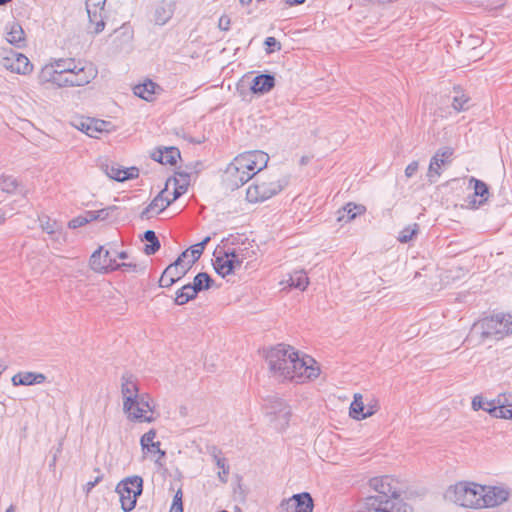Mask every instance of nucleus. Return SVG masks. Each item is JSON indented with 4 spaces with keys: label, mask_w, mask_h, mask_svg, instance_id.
Segmentation results:
<instances>
[{
    "label": "nucleus",
    "mask_w": 512,
    "mask_h": 512,
    "mask_svg": "<svg viewBox=\"0 0 512 512\" xmlns=\"http://www.w3.org/2000/svg\"><path fill=\"white\" fill-rule=\"evenodd\" d=\"M266 362L272 375L279 380L303 383L319 376L316 361L308 356H299L298 351L285 344H278L266 354Z\"/></svg>",
    "instance_id": "nucleus-1"
},
{
    "label": "nucleus",
    "mask_w": 512,
    "mask_h": 512,
    "mask_svg": "<svg viewBox=\"0 0 512 512\" xmlns=\"http://www.w3.org/2000/svg\"><path fill=\"white\" fill-rule=\"evenodd\" d=\"M121 394L123 411L128 420L140 423L155 421L153 400L148 393H139L137 379L131 373L127 372L121 376Z\"/></svg>",
    "instance_id": "nucleus-2"
},
{
    "label": "nucleus",
    "mask_w": 512,
    "mask_h": 512,
    "mask_svg": "<svg viewBox=\"0 0 512 512\" xmlns=\"http://www.w3.org/2000/svg\"><path fill=\"white\" fill-rule=\"evenodd\" d=\"M484 491V486L474 483L461 481L450 486L444 497L446 500L466 508H480V496Z\"/></svg>",
    "instance_id": "nucleus-3"
},
{
    "label": "nucleus",
    "mask_w": 512,
    "mask_h": 512,
    "mask_svg": "<svg viewBox=\"0 0 512 512\" xmlns=\"http://www.w3.org/2000/svg\"><path fill=\"white\" fill-rule=\"evenodd\" d=\"M472 332L480 335L482 339H502L512 333V315L496 314L474 323Z\"/></svg>",
    "instance_id": "nucleus-4"
},
{
    "label": "nucleus",
    "mask_w": 512,
    "mask_h": 512,
    "mask_svg": "<svg viewBox=\"0 0 512 512\" xmlns=\"http://www.w3.org/2000/svg\"><path fill=\"white\" fill-rule=\"evenodd\" d=\"M356 512H413V509L402 500L368 496L357 503Z\"/></svg>",
    "instance_id": "nucleus-5"
},
{
    "label": "nucleus",
    "mask_w": 512,
    "mask_h": 512,
    "mask_svg": "<svg viewBox=\"0 0 512 512\" xmlns=\"http://www.w3.org/2000/svg\"><path fill=\"white\" fill-rule=\"evenodd\" d=\"M143 491V479L140 476H130L120 481L116 487L121 508L124 512L132 511L136 506L138 496Z\"/></svg>",
    "instance_id": "nucleus-6"
},
{
    "label": "nucleus",
    "mask_w": 512,
    "mask_h": 512,
    "mask_svg": "<svg viewBox=\"0 0 512 512\" xmlns=\"http://www.w3.org/2000/svg\"><path fill=\"white\" fill-rule=\"evenodd\" d=\"M287 184L288 181L286 179L259 181V178H257L255 182L247 188L246 199L250 203L263 202L281 192Z\"/></svg>",
    "instance_id": "nucleus-7"
},
{
    "label": "nucleus",
    "mask_w": 512,
    "mask_h": 512,
    "mask_svg": "<svg viewBox=\"0 0 512 512\" xmlns=\"http://www.w3.org/2000/svg\"><path fill=\"white\" fill-rule=\"evenodd\" d=\"M98 74L94 64L78 60L72 69L66 73L69 87H81L93 81Z\"/></svg>",
    "instance_id": "nucleus-8"
},
{
    "label": "nucleus",
    "mask_w": 512,
    "mask_h": 512,
    "mask_svg": "<svg viewBox=\"0 0 512 512\" xmlns=\"http://www.w3.org/2000/svg\"><path fill=\"white\" fill-rule=\"evenodd\" d=\"M369 486L376 492L374 496H383V498L401 500L403 488L401 483L392 476L374 477L369 480Z\"/></svg>",
    "instance_id": "nucleus-9"
},
{
    "label": "nucleus",
    "mask_w": 512,
    "mask_h": 512,
    "mask_svg": "<svg viewBox=\"0 0 512 512\" xmlns=\"http://www.w3.org/2000/svg\"><path fill=\"white\" fill-rule=\"evenodd\" d=\"M313 507V499L308 492L295 494L280 503L281 512H312Z\"/></svg>",
    "instance_id": "nucleus-10"
},
{
    "label": "nucleus",
    "mask_w": 512,
    "mask_h": 512,
    "mask_svg": "<svg viewBox=\"0 0 512 512\" xmlns=\"http://www.w3.org/2000/svg\"><path fill=\"white\" fill-rule=\"evenodd\" d=\"M1 64L5 69L17 74L26 75L33 70L32 63L24 54L12 50L2 58Z\"/></svg>",
    "instance_id": "nucleus-11"
},
{
    "label": "nucleus",
    "mask_w": 512,
    "mask_h": 512,
    "mask_svg": "<svg viewBox=\"0 0 512 512\" xmlns=\"http://www.w3.org/2000/svg\"><path fill=\"white\" fill-rule=\"evenodd\" d=\"M116 263V259L111 257L110 252L103 247H99L90 257V267L98 273L117 270Z\"/></svg>",
    "instance_id": "nucleus-12"
},
{
    "label": "nucleus",
    "mask_w": 512,
    "mask_h": 512,
    "mask_svg": "<svg viewBox=\"0 0 512 512\" xmlns=\"http://www.w3.org/2000/svg\"><path fill=\"white\" fill-rule=\"evenodd\" d=\"M509 495L510 492L508 489L496 486H484V491L480 496V508L501 505L508 500Z\"/></svg>",
    "instance_id": "nucleus-13"
},
{
    "label": "nucleus",
    "mask_w": 512,
    "mask_h": 512,
    "mask_svg": "<svg viewBox=\"0 0 512 512\" xmlns=\"http://www.w3.org/2000/svg\"><path fill=\"white\" fill-rule=\"evenodd\" d=\"M453 155V149L450 147L440 148L436 151L435 155L431 158L427 177L430 183H436L441 176V167L445 165L446 161Z\"/></svg>",
    "instance_id": "nucleus-14"
},
{
    "label": "nucleus",
    "mask_w": 512,
    "mask_h": 512,
    "mask_svg": "<svg viewBox=\"0 0 512 512\" xmlns=\"http://www.w3.org/2000/svg\"><path fill=\"white\" fill-rule=\"evenodd\" d=\"M103 170L109 178L118 182L135 179L139 176V169L137 167L123 168L116 163L103 165Z\"/></svg>",
    "instance_id": "nucleus-15"
},
{
    "label": "nucleus",
    "mask_w": 512,
    "mask_h": 512,
    "mask_svg": "<svg viewBox=\"0 0 512 512\" xmlns=\"http://www.w3.org/2000/svg\"><path fill=\"white\" fill-rule=\"evenodd\" d=\"M492 416L495 418L512 419V394L503 393L492 400Z\"/></svg>",
    "instance_id": "nucleus-16"
},
{
    "label": "nucleus",
    "mask_w": 512,
    "mask_h": 512,
    "mask_svg": "<svg viewBox=\"0 0 512 512\" xmlns=\"http://www.w3.org/2000/svg\"><path fill=\"white\" fill-rule=\"evenodd\" d=\"M171 179H168L166 187L160 191L157 196L150 202V204L141 212V219H149L153 213L159 214L164 211L170 204L171 201L164 198V194L167 192V187Z\"/></svg>",
    "instance_id": "nucleus-17"
},
{
    "label": "nucleus",
    "mask_w": 512,
    "mask_h": 512,
    "mask_svg": "<svg viewBox=\"0 0 512 512\" xmlns=\"http://www.w3.org/2000/svg\"><path fill=\"white\" fill-rule=\"evenodd\" d=\"M176 9L175 1L162 0L154 10L153 21L156 25H165L173 17Z\"/></svg>",
    "instance_id": "nucleus-18"
},
{
    "label": "nucleus",
    "mask_w": 512,
    "mask_h": 512,
    "mask_svg": "<svg viewBox=\"0 0 512 512\" xmlns=\"http://www.w3.org/2000/svg\"><path fill=\"white\" fill-rule=\"evenodd\" d=\"M6 40L11 45L16 48H23L26 46V37L22 26L16 22L12 21L6 24Z\"/></svg>",
    "instance_id": "nucleus-19"
},
{
    "label": "nucleus",
    "mask_w": 512,
    "mask_h": 512,
    "mask_svg": "<svg viewBox=\"0 0 512 512\" xmlns=\"http://www.w3.org/2000/svg\"><path fill=\"white\" fill-rule=\"evenodd\" d=\"M241 156L249 165L250 171H253L254 176L267 166V162L269 160V157L265 152L258 150L242 153Z\"/></svg>",
    "instance_id": "nucleus-20"
},
{
    "label": "nucleus",
    "mask_w": 512,
    "mask_h": 512,
    "mask_svg": "<svg viewBox=\"0 0 512 512\" xmlns=\"http://www.w3.org/2000/svg\"><path fill=\"white\" fill-rule=\"evenodd\" d=\"M151 156L153 160L164 165H175L177 159L181 157L180 151L176 147L158 148Z\"/></svg>",
    "instance_id": "nucleus-21"
},
{
    "label": "nucleus",
    "mask_w": 512,
    "mask_h": 512,
    "mask_svg": "<svg viewBox=\"0 0 512 512\" xmlns=\"http://www.w3.org/2000/svg\"><path fill=\"white\" fill-rule=\"evenodd\" d=\"M275 86V78L271 74H261L254 77L250 87L254 94H265Z\"/></svg>",
    "instance_id": "nucleus-22"
},
{
    "label": "nucleus",
    "mask_w": 512,
    "mask_h": 512,
    "mask_svg": "<svg viewBox=\"0 0 512 512\" xmlns=\"http://www.w3.org/2000/svg\"><path fill=\"white\" fill-rule=\"evenodd\" d=\"M106 126V121L87 118L85 120H81L77 125V128L86 133L88 136L97 138L98 133L106 131Z\"/></svg>",
    "instance_id": "nucleus-23"
},
{
    "label": "nucleus",
    "mask_w": 512,
    "mask_h": 512,
    "mask_svg": "<svg viewBox=\"0 0 512 512\" xmlns=\"http://www.w3.org/2000/svg\"><path fill=\"white\" fill-rule=\"evenodd\" d=\"M45 380L46 376L44 374L35 372H19L15 374L11 379L14 386L41 384Z\"/></svg>",
    "instance_id": "nucleus-24"
},
{
    "label": "nucleus",
    "mask_w": 512,
    "mask_h": 512,
    "mask_svg": "<svg viewBox=\"0 0 512 512\" xmlns=\"http://www.w3.org/2000/svg\"><path fill=\"white\" fill-rule=\"evenodd\" d=\"M161 90V87L150 79L133 87V93L146 101H152L154 99V95Z\"/></svg>",
    "instance_id": "nucleus-25"
},
{
    "label": "nucleus",
    "mask_w": 512,
    "mask_h": 512,
    "mask_svg": "<svg viewBox=\"0 0 512 512\" xmlns=\"http://www.w3.org/2000/svg\"><path fill=\"white\" fill-rule=\"evenodd\" d=\"M349 413L352 418L362 420L372 416L375 413V410H365L362 395L355 394L354 400L350 405Z\"/></svg>",
    "instance_id": "nucleus-26"
},
{
    "label": "nucleus",
    "mask_w": 512,
    "mask_h": 512,
    "mask_svg": "<svg viewBox=\"0 0 512 512\" xmlns=\"http://www.w3.org/2000/svg\"><path fill=\"white\" fill-rule=\"evenodd\" d=\"M365 212V207L362 205H356L354 203L346 204L342 209L338 210L337 221L338 222H349Z\"/></svg>",
    "instance_id": "nucleus-27"
},
{
    "label": "nucleus",
    "mask_w": 512,
    "mask_h": 512,
    "mask_svg": "<svg viewBox=\"0 0 512 512\" xmlns=\"http://www.w3.org/2000/svg\"><path fill=\"white\" fill-rule=\"evenodd\" d=\"M224 182L226 186L231 190L237 189L240 186L244 185L246 182L250 180V176L245 174L244 172H240L239 170L236 173H232V175L228 174V167L224 171Z\"/></svg>",
    "instance_id": "nucleus-28"
},
{
    "label": "nucleus",
    "mask_w": 512,
    "mask_h": 512,
    "mask_svg": "<svg viewBox=\"0 0 512 512\" xmlns=\"http://www.w3.org/2000/svg\"><path fill=\"white\" fill-rule=\"evenodd\" d=\"M189 284L192 292L198 294L201 291L210 289L214 284V280L208 273L200 272L194 277L193 283Z\"/></svg>",
    "instance_id": "nucleus-29"
},
{
    "label": "nucleus",
    "mask_w": 512,
    "mask_h": 512,
    "mask_svg": "<svg viewBox=\"0 0 512 512\" xmlns=\"http://www.w3.org/2000/svg\"><path fill=\"white\" fill-rule=\"evenodd\" d=\"M189 250L183 251L178 258L167 266V268H172L173 273L181 272L179 273V278H182L186 275V273L190 270L192 265L189 263Z\"/></svg>",
    "instance_id": "nucleus-30"
},
{
    "label": "nucleus",
    "mask_w": 512,
    "mask_h": 512,
    "mask_svg": "<svg viewBox=\"0 0 512 512\" xmlns=\"http://www.w3.org/2000/svg\"><path fill=\"white\" fill-rule=\"evenodd\" d=\"M290 287H294L304 291L309 285V278L305 271L299 270L294 271L289 275V279L287 280Z\"/></svg>",
    "instance_id": "nucleus-31"
},
{
    "label": "nucleus",
    "mask_w": 512,
    "mask_h": 512,
    "mask_svg": "<svg viewBox=\"0 0 512 512\" xmlns=\"http://www.w3.org/2000/svg\"><path fill=\"white\" fill-rule=\"evenodd\" d=\"M144 240L148 242L144 248L146 255H154L161 247L156 233L152 230H147L144 232Z\"/></svg>",
    "instance_id": "nucleus-32"
},
{
    "label": "nucleus",
    "mask_w": 512,
    "mask_h": 512,
    "mask_svg": "<svg viewBox=\"0 0 512 512\" xmlns=\"http://www.w3.org/2000/svg\"><path fill=\"white\" fill-rule=\"evenodd\" d=\"M244 172L250 176V179L254 176L253 171H250L249 165L245 162V159L240 155L234 158V160L228 165V174L236 173L237 171Z\"/></svg>",
    "instance_id": "nucleus-33"
},
{
    "label": "nucleus",
    "mask_w": 512,
    "mask_h": 512,
    "mask_svg": "<svg viewBox=\"0 0 512 512\" xmlns=\"http://www.w3.org/2000/svg\"><path fill=\"white\" fill-rule=\"evenodd\" d=\"M454 93L455 95L453 96L452 100V107L454 108V110L457 112L467 110L469 108L468 103L470 101V98L457 87H454Z\"/></svg>",
    "instance_id": "nucleus-34"
},
{
    "label": "nucleus",
    "mask_w": 512,
    "mask_h": 512,
    "mask_svg": "<svg viewBox=\"0 0 512 512\" xmlns=\"http://www.w3.org/2000/svg\"><path fill=\"white\" fill-rule=\"evenodd\" d=\"M197 297V293H193L190 288V284H186L180 289L176 291V296L174 299L175 304L181 306L188 303L190 300H193Z\"/></svg>",
    "instance_id": "nucleus-35"
},
{
    "label": "nucleus",
    "mask_w": 512,
    "mask_h": 512,
    "mask_svg": "<svg viewBox=\"0 0 512 512\" xmlns=\"http://www.w3.org/2000/svg\"><path fill=\"white\" fill-rule=\"evenodd\" d=\"M272 409L271 413L275 414L277 418L282 419L284 424L288 423L291 410L282 399H275Z\"/></svg>",
    "instance_id": "nucleus-36"
},
{
    "label": "nucleus",
    "mask_w": 512,
    "mask_h": 512,
    "mask_svg": "<svg viewBox=\"0 0 512 512\" xmlns=\"http://www.w3.org/2000/svg\"><path fill=\"white\" fill-rule=\"evenodd\" d=\"M215 271L225 277L234 271L233 262L230 259L224 257H217L214 264Z\"/></svg>",
    "instance_id": "nucleus-37"
},
{
    "label": "nucleus",
    "mask_w": 512,
    "mask_h": 512,
    "mask_svg": "<svg viewBox=\"0 0 512 512\" xmlns=\"http://www.w3.org/2000/svg\"><path fill=\"white\" fill-rule=\"evenodd\" d=\"M58 71L53 67L51 63L46 64L39 73V81L42 84L50 83L54 85Z\"/></svg>",
    "instance_id": "nucleus-38"
},
{
    "label": "nucleus",
    "mask_w": 512,
    "mask_h": 512,
    "mask_svg": "<svg viewBox=\"0 0 512 512\" xmlns=\"http://www.w3.org/2000/svg\"><path fill=\"white\" fill-rule=\"evenodd\" d=\"M40 227L49 235H54L61 232L62 226L56 220L51 219L48 216L39 217Z\"/></svg>",
    "instance_id": "nucleus-39"
},
{
    "label": "nucleus",
    "mask_w": 512,
    "mask_h": 512,
    "mask_svg": "<svg viewBox=\"0 0 512 512\" xmlns=\"http://www.w3.org/2000/svg\"><path fill=\"white\" fill-rule=\"evenodd\" d=\"M469 184L473 185L474 195L482 198L479 203L482 204L485 202L489 195L488 185L482 180L476 179L474 177L470 179Z\"/></svg>",
    "instance_id": "nucleus-40"
},
{
    "label": "nucleus",
    "mask_w": 512,
    "mask_h": 512,
    "mask_svg": "<svg viewBox=\"0 0 512 512\" xmlns=\"http://www.w3.org/2000/svg\"><path fill=\"white\" fill-rule=\"evenodd\" d=\"M179 273L180 272L173 273L172 268L166 267L159 279V286L165 288L172 286L181 279L179 278Z\"/></svg>",
    "instance_id": "nucleus-41"
},
{
    "label": "nucleus",
    "mask_w": 512,
    "mask_h": 512,
    "mask_svg": "<svg viewBox=\"0 0 512 512\" xmlns=\"http://www.w3.org/2000/svg\"><path fill=\"white\" fill-rule=\"evenodd\" d=\"M419 232V225L417 223L408 225L403 230L400 231L398 240L401 243H408L416 236Z\"/></svg>",
    "instance_id": "nucleus-42"
},
{
    "label": "nucleus",
    "mask_w": 512,
    "mask_h": 512,
    "mask_svg": "<svg viewBox=\"0 0 512 512\" xmlns=\"http://www.w3.org/2000/svg\"><path fill=\"white\" fill-rule=\"evenodd\" d=\"M76 62L77 60L74 58H60L54 60L51 64L59 73H68Z\"/></svg>",
    "instance_id": "nucleus-43"
},
{
    "label": "nucleus",
    "mask_w": 512,
    "mask_h": 512,
    "mask_svg": "<svg viewBox=\"0 0 512 512\" xmlns=\"http://www.w3.org/2000/svg\"><path fill=\"white\" fill-rule=\"evenodd\" d=\"M18 187L17 180L12 176L2 175L0 177V188L3 192L13 193Z\"/></svg>",
    "instance_id": "nucleus-44"
},
{
    "label": "nucleus",
    "mask_w": 512,
    "mask_h": 512,
    "mask_svg": "<svg viewBox=\"0 0 512 512\" xmlns=\"http://www.w3.org/2000/svg\"><path fill=\"white\" fill-rule=\"evenodd\" d=\"M244 250L243 249H232L225 251L226 258L230 259L233 262L234 269L240 267L244 260Z\"/></svg>",
    "instance_id": "nucleus-45"
},
{
    "label": "nucleus",
    "mask_w": 512,
    "mask_h": 512,
    "mask_svg": "<svg viewBox=\"0 0 512 512\" xmlns=\"http://www.w3.org/2000/svg\"><path fill=\"white\" fill-rule=\"evenodd\" d=\"M493 406L492 400H486L481 396H475L472 400V408L474 410L482 409L486 412H488L492 416V409H490Z\"/></svg>",
    "instance_id": "nucleus-46"
},
{
    "label": "nucleus",
    "mask_w": 512,
    "mask_h": 512,
    "mask_svg": "<svg viewBox=\"0 0 512 512\" xmlns=\"http://www.w3.org/2000/svg\"><path fill=\"white\" fill-rule=\"evenodd\" d=\"M197 174V171H192L189 169V167H186V170H178L175 173V177L173 178L174 182H177L179 184L183 182H187L188 185L190 184L191 177Z\"/></svg>",
    "instance_id": "nucleus-47"
},
{
    "label": "nucleus",
    "mask_w": 512,
    "mask_h": 512,
    "mask_svg": "<svg viewBox=\"0 0 512 512\" xmlns=\"http://www.w3.org/2000/svg\"><path fill=\"white\" fill-rule=\"evenodd\" d=\"M155 437H156L155 429H150L148 432H146L145 434L142 435V437L140 439V445H141V448L143 451L147 450L150 447V444L156 443V441H154Z\"/></svg>",
    "instance_id": "nucleus-48"
},
{
    "label": "nucleus",
    "mask_w": 512,
    "mask_h": 512,
    "mask_svg": "<svg viewBox=\"0 0 512 512\" xmlns=\"http://www.w3.org/2000/svg\"><path fill=\"white\" fill-rule=\"evenodd\" d=\"M264 45L266 46V52L268 54L281 49V43L274 37H267L264 41Z\"/></svg>",
    "instance_id": "nucleus-49"
},
{
    "label": "nucleus",
    "mask_w": 512,
    "mask_h": 512,
    "mask_svg": "<svg viewBox=\"0 0 512 512\" xmlns=\"http://www.w3.org/2000/svg\"><path fill=\"white\" fill-rule=\"evenodd\" d=\"M116 266H117V270L118 269H121L123 271H128V272H144L145 270V267L144 266H141V265H138L136 263H116Z\"/></svg>",
    "instance_id": "nucleus-50"
},
{
    "label": "nucleus",
    "mask_w": 512,
    "mask_h": 512,
    "mask_svg": "<svg viewBox=\"0 0 512 512\" xmlns=\"http://www.w3.org/2000/svg\"><path fill=\"white\" fill-rule=\"evenodd\" d=\"M175 188L173 191V197L171 198V203L177 200L180 196H182L188 189V183L183 182L181 184L174 182Z\"/></svg>",
    "instance_id": "nucleus-51"
},
{
    "label": "nucleus",
    "mask_w": 512,
    "mask_h": 512,
    "mask_svg": "<svg viewBox=\"0 0 512 512\" xmlns=\"http://www.w3.org/2000/svg\"><path fill=\"white\" fill-rule=\"evenodd\" d=\"M189 263L190 265H193L202 255L203 248L195 247V245H192L189 249Z\"/></svg>",
    "instance_id": "nucleus-52"
},
{
    "label": "nucleus",
    "mask_w": 512,
    "mask_h": 512,
    "mask_svg": "<svg viewBox=\"0 0 512 512\" xmlns=\"http://www.w3.org/2000/svg\"><path fill=\"white\" fill-rule=\"evenodd\" d=\"M87 224V218H84L83 215H79L68 222V227L70 229H77Z\"/></svg>",
    "instance_id": "nucleus-53"
},
{
    "label": "nucleus",
    "mask_w": 512,
    "mask_h": 512,
    "mask_svg": "<svg viewBox=\"0 0 512 512\" xmlns=\"http://www.w3.org/2000/svg\"><path fill=\"white\" fill-rule=\"evenodd\" d=\"M116 210L115 206H109L100 210H96L97 212V219L100 221L106 220L109 218L111 212Z\"/></svg>",
    "instance_id": "nucleus-54"
},
{
    "label": "nucleus",
    "mask_w": 512,
    "mask_h": 512,
    "mask_svg": "<svg viewBox=\"0 0 512 512\" xmlns=\"http://www.w3.org/2000/svg\"><path fill=\"white\" fill-rule=\"evenodd\" d=\"M106 0H86V9L103 10Z\"/></svg>",
    "instance_id": "nucleus-55"
},
{
    "label": "nucleus",
    "mask_w": 512,
    "mask_h": 512,
    "mask_svg": "<svg viewBox=\"0 0 512 512\" xmlns=\"http://www.w3.org/2000/svg\"><path fill=\"white\" fill-rule=\"evenodd\" d=\"M54 86L57 87V88H66V87H69V84H68V78H67V75L66 73H59L58 72V76L56 78V81L54 83Z\"/></svg>",
    "instance_id": "nucleus-56"
},
{
    "label": "nucleus",
    "mask_w": 512,
    "mask_h": 512,
    "mask_svg": "<svg viewBox=\"0 0 512 512\" xmlns=\"http://www.w3.org/2000/svg\"><path fill=\"white\" fill-rule=\"evenodd\" d=\"M231 19L227 15H222L218 21V28L222 31H228L230 29Z\"/></svg>",
    "instance_id": "nucleus-57"
},
{
    "label": "nucleus",
    "mask_w": 512,
    "mask_h": 512,
    "mask_svg": "<svg viewBox=\"0 0 512 512\" xmlns=\"http://www.w3.org/2000/svg\"><path fill=\"white\" fill-rule=\"evenodd\" d=\"M87 10V14H88V17H89V22L92 24L94 22H97V20L99 19H103V16H102V11L103 10H96V9H86Z\"/></svg>",
    "instance_id": "nucleus-58"
},
{
    "label": "nucleus",
    "mask_w": 512,
    "mask_h": 512,
    "mask_svg": "<svg viewBox=\"0 0 512 512\" xmlns=\"http://www.w3.org/2000/svg\"><path fill=\"white\" fill-rule=\"evenodd\" d=\"M419 167L418 161H412L410 164L407 165L405 168V176L407 178H411L415 175Z\"/></svg>",
    "instance_id": "nucleus-59"
},
{
    "label": "nucleus",
    "mask_w": 512,
    "mask_h": 512,
    "mask_svg": "<svg viewBox=\"0 0 512 512\" xmlns=\"http://www.w3.org/2000/svg\"><path fill=\"white\" fill-rule=\"evenodd\" d=\"M95 471L98 472V475L93 481H89L85 486L87 493H89L103 478V474H101L99 468H96Z\"/></svg>",
    "instance_id": "nucleus-60"
},
{
    "label": "nucleus",
    "mask_w": 512,
    "mask_h": 512,
    "mask_svg": "<svg viewBox=\"0 0 512 512\" xmlns=\"http://www.w3.org/2000/svg\"><path fill=\"white\" fill-rule=\"evenodd\" d=\"M214 457V460H215V463L216 465L221 469V470H224V469H227L229 468L228 465H226V459L223 458V457H220L219 455L217 454H214L213 455Z\"/></svg>",
    "instance_id": "nucleus-61"
},
{
    "label": "nucleus",
    "mask_w": 512,
    "mask_h": 512,
    "mask_svg": "<svg viewBox=\"0 0 512 512\" xmlns=\"http://www.w3.org/2000/svg\"><path fill=\"white\" fill-rule=\"evenodd\" d=\"M93 24L95 25L94 30H93V33H95V34H99L105 28L104 19H99V20H97V22H94Z\"/></svg>",
    "instance_id": "nucleus-62"
},
{
    "label": "nucleus",
    "mask_w": 512,
    "mask_h": 512,
    "mask_svg": "<svg viewBox=\"0 0 512 512\" xmlns=\"http://www.w3.org/2000/svg\"><path fill=\"white\" fill-rule=\"evenodd\" d=\"M83 216H84V218H87V223L98 220L96 211H85Z\"/></svg>",
    "instance_id": "nucleus-63"
},
{
    "label": "nucleus",
    "mask_w": 512,
    "mask_h": 512,
    "mask_svg": "<svg viewBox=\"0 0 512 512\" xmlns=\"http://www.w3.org/2000/svg\"><path fill=\"white\" fill-rule=\"evenodd\" d=\"M172 505H183L182 504V491L178 490L174 495Z\"/></svg>",
    "instance_id": "nucleus-64"
}]
</instances>
